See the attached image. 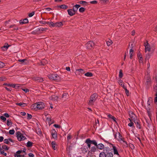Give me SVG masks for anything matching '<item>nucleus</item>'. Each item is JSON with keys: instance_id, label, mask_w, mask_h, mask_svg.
I'll use <instances>...</instances> for the list:
<instances>
[{"instance_id": "obj_23", "label": "nucleus", "mask_w": 157, "mask_h": 157, "mask_svg": "<svg viewBox=\"0 0 157 157\" xmlns=\"http://www.w3.org/2000/svg\"><path fill=\"white\" fill-rule=\"evenodd\" d=\"M136 124L137 128H139V129H141V126L139 122L137 121H136V120H135L133 121Z\"/></svg>"}, {"instance_id": "obj_62", "label": "nucleus", "mask_w": 157, "mask_h": 157, "mask_svg": "<svg viewBox=\"0 0 157 157\" xmlns=\"http://www.w3.org/2000/svg\"><path fill=\"white\" fill-rule=\"evenodd\" d=\"M22 90L25 92V93H27L29 91V90L27 89H22Z\"/></svg>"}, {"instance_id": "obj_48", "label": "nucleus", "mask_w": 157, "mask_h": 157, "mask_svg": "<svg viewBox=\"0 0 157 157\" xmlns=\"http://www.w3.org/2000/svg\"><path fill=\"white\" fill-rule=\"evenodd\" d=\"M0 117V119L4 121H6V118L3 116H1Z\"/></svg>"}, {"instance_id": "obj_17", "label": "nucleus", "mask_w": 157, "mask_h": 157, "mask_svg": "<svg viewBox=\"0 0 157 157\" xmlns=\"http://www.w3.org/2000/svg\"><path fill=\"white\" fill-rule=\"evenodd\" d=\"M28 20L27 18H25L23 20H20L19 21V23L21 25L27 23L28 22Z\"/></svg>"}, {"instance_id": "obj_27", "label": "nucleus", "mask_w": 157, "mask_h": 157, "mask_svg": "<svg viewBox=\"0 0 157 157\" xmlns=\"http://www.w3.org/2000/svg\"><path fill=\"white\" fill-rule=\"evenodd\" d=\"M57 7L63 9H66L68 8V6L65 5H62L60 6H57Z\"/></svg>"}, {"instance_id": "obj_29", "label": "nucleus", "mask_w": 157, "mask_h": 157, "mask_svg": "<svg viewBox=\"0 0 157 157\" xmlns=\"http://www.w3.org/2000/svg\"><path fill=\"white\" fill-rule=\"evenodd\" d=\"M33 142L29 141L26 144V146L28 147H30L33 146Z\"/></svg>"}, {"instance_id": "obj_21", "label": "nucleus", "mask_w": 157, "mask_h": 157, "mask_svg": "<svg viewBox=\"0 0 157 157\" xmlns=\"http://www.w3.org/2000/svg\"><path fill=\"white\" fill-rule=\"evenodd\" d=\"M18 61L21 63L22 64H26L28 63V61L27 59H18Z\"/></svg>"}, {"instance_id": "obj_32", "label": "nucleus", "mask_w": 157, "mask_h": 157, "mask_svg": "<svg viewBox=\"0 0 157 157\" xmlns=\"http://www.w3.org/2000/svg\"><path fill=\"white\" fill-rule=\"evenodd\" d=\"M2 148L3 151H6L8 150L9 148H8L7 146L6 145H3L2 146Z\"/></svg>"}, {"instance_id": "obj_42", "label": "nucleus", "mask_w": 157, "mask_h": 157, "mask_svg": "<svg viewBox=\"0 0 157 157\" xmlns=\"http://www.w3.org/2000/svg\"><path fill=\"white\" fill-rule=\"evenodd\" d=\"M15 132V131L14 129L10 130L9 131V133L10 134L13 135Z\"/></svg>"}, {"instance_id": "obj_6", "label": "nucleus", "mask_w": 157, "mask_h": 157, "mask_svg": "<svg viewBox=\"0 0 157 157\" xmlns=\"http://www.w3.org/2000/svg\"><path fill=\"white\" fill-rule=\"evenodd\" d=\"M129 114L130 118H129L130 121H134L136 120V115L132 111L129 112Z\"/></svg>"}, {"instance_id": "obj_36", "label": "nucleus", "mask_w": 157, "mask_h": 157, "mask_svg": "<svg viewBox=\"0 0 157 157\" xmlns=\"http://www.w3.org/2000/svg\"><path fill=\"white\" fill-rule=\"evenodd\" d=\"M152 101V99L151 98H148V100L147 102V104L148 105H150V103Z\"/></svg>"}, {"instance_id": "obj_58", "label": "nucleus", "mask_w": 157, "mask_h": 157, "mask_svg": "<svg viewBox=\"0 0 157 157\" xmlns=\"http://www.w3.org/2000/svg\"><path fill=\"white\" fill-rule=\"evenodd\" d=\"M71 138V136L70 134H69L67 136V139L68 140H70Z\"/></svg>"}, {"instance_id": "obj_14", "label": "nucleus", "mask_w": 157, "mask_h": 157, "mask_svg": "<svg viewBox=\"0 0 157 157\" xmlns=\"http://www.w3.org/2000/svg\"><path fill=\"white\" fill-rule=\"evenodd\" d=\"M33 79L34 80L39 82H42L43 81V79L42 78L39 77H34Z\"/></svg>"}, {"instance_id": "obj_3", "label": "nucleus", "mask_w": 157, "mask_h": 157, "mask_svg": "<svg viewBox=\"0 0 157 157\" xmlns=\"http://www.w3.org/2000/svg\"><path fill=\"white\" fill-rule=\"evenodd\" d=\"M98 98V95L95 93L93 94L90 97V100L88 102V104L90 105H93Z\"/></svg>"}, {"instance_id": "obj_63", "label": "nucleus", "mask_w": 157, "mask_h": 157, "mask_svg": "<svg viewBox=\"0 0 157 157\" xmlns=\"http://www.w3.org/2000/svg\"><path fill=\"white\" fill-rule=\"evenodd\" d=\"M7 86H10L13 87L15 88V86H14V85H15L14 84H8L7 85Z\"/></svg>"}, {"instance_id": "obj_55", "label": "nucleus", "mask_w": 157, "mask_h": 157, "mask_svg": "<svg viewBox=\"0 0 157 157\" xmlns=\"http://www.w3.org/2000/svg\"><path fill=\"white\" fill-rule=\"evenodd\" d=\"M34 14V12H33L30 13H29V16L30 17H32Z\"/></svg>"}, {"instance_id": "obj_35", "label": "nucleus", "mask_w": 157, "mask_h": 157, "mask_svg": "<svg viewBox=\"0 0 157 157\" xmlns=\"http://www.w3.org/2000/svg\"><path fill=\"white\" fill-rule=\"evenodd\" d=\"M109 148L108 147H104V149H103V152H105V153H108L107 152L109 151Z\"/></svg>"}, {"instance_id": "obj_56", "label": "nucleus", "mask_w": 157, "mask_h": 157, "mask_svg": "<svg viewBox=\"0 0 157 157\" xmlns=\"http://www.w3.org/2000/svg\"><path fill=\"white\" fill-rule=\"evenodd\" d=\"M27 119L29 120L32 117L31 115L27 113Z\"/></svg>"}, {"instance_id": "obj_49", "label": "nucleus", "mask_w": 157, "mask_h": 157, "mask_svg": "<svg viewBox=\"0 0 157 157\" xmlns=\"http://www.w3.org/2000/svg\"><path fill=\"white\" fill-rule=\"evenodd\" d=\"M40 24H48L49 23V22H47L44 21H40Z\"/></svg>"}, {"instance_id": "obj_15", "label": "nucleus", "mask_w": 157, "mask_h": 157, "mask_svg": "<svg viewBox=\"0 0 157 157\" xmlns=\"http://www.w3.org/2000/svg\"><path fill=\"white\" fill-rule=\"evenodd\" d=\"M82 151L84 153H86L88 151V147L86 146H82L81 148Z\"/></svg>"}, {"instance_id": "obj_30", "label": "nucleus", "mask_w": 157, "mask_h": 157, "mask_svg": "<svg viewBox=\"0 0 157 157\" xmlns=\"http://www.w3.org/2000/svg\"><path fill=\"white\" fill-rule=\"evenodd\" d=\"M36 133L39 135H41L42 134L41 129L39 128L36 130Z\"/></svg>"}, {"instance_id": "obj_20", "label": "nucleus", "mask_w": 157, "mask_h": 157, "mask_svg": "<svg viewBox=\"0 0 157 157\" xmlns=\"http://www.w3.org/2000/svg\"><path fill=\"white\" fill-rule=\"evenodd\" d=\"M48 63V60L45 59H43L40 61V63H41L40 65H44Z\"/></svg>"}, {"instance_id": "obj_39", "label": "nucleus", "mask_w": 157, "mask_h": 157, "mask_svg": "<svg viewBox=\"0 0 157 157\" xmlns=\"http://www.w3.org/2000/svg\"><path fill=\"white\" fill-rule=\"evenodd\" d=\"M118 82L119 84L121 86H122V85L124 84L122 80L121 79L118 80Z\"/></svg>"}, {"instance_id": "obj_44", "label": "nucleus", "mask_w": 157, "mask_h": 157, "mask_svg": "<svg viewBox=\"0 0 157 157\" xmlns=\"http://www.w3.org/2000/svg\"><path fill=\"white\" fill-rule=\"evenodd\" d=\"M106 44L108 46H109L113 44V42L111 40H110V41H107L106 42Z\"/></svg>"}, {"instance_id": "obj_2", "label": "nucleus", "mask_w": 157, "mask_h": 157, "mask_svg": "<svg viewBox=\"0 0 157 157\" xmlns=\"http://www.w3.org/2000/svg\"><path fill=\"white\" fill-rule=\"evenodd\" d=\"M45 106L44 103L42 102H39L33 104L31 106L32 108L36 110L42 109Z\"/></svg>"}, {"instance_id": "obj_53", "label": "nucleus", "mask_w": 157, "mask_h": 157, "mask_svg": "<svg viewBox=\"0 0 157 157\" xmlns=\"http://www.w3.org/2000/svg\"><path fill=\"white\" fill-rule=\"evenodd\" d=\"M132 121H130V123H129L128 125L129 126V127H132L133 126V125H134V123H133Z\"/></svg>"}, {"instance_id": "obj_4", "label": "nucleus", "mask_w": 157, "mask_h": 157, "mask_svg": "<svg viewBox=\"0 0 157 157\" xmlns=\"http://www.w3.org/2000/svg\"><path fill=\"white\" fill-rule=\"evenodd\" d=\"M16 135L17 140L19 141L23 140L26 139V137L20 132H17Z\"/></svg>"}, {"instance_id": "obj_12", "label": "nucleus", "mask_w": 157, "mask_h": 157, "mask_svg": "<svg viewBox=\"0 0 157 157\" xmlns=\"http://www.w3.org/2000/svg\"><path fill=\"white\" fill-rule=\"evenodd\" d=\"M68 14L70 16H72L75 14V12L72 9H69L67 10Z\"/></svg>"}, {"instance_id": "obj_22", "label": "nucleus", "mask_w": 157, "mask_h": 157, "mask_svg": "<svg viewBox=\"0 0 157 157\" xmlns=\"http://www.w3.org/2000/svg\"><path fill=\"white\" fill-rule=\"evenodd\" d=\"M85 143L87 144L88 148H90L91 144L90 141H89V140L87 139L85 140Z\"/></svg>"}, {"instance_id": "obj_52", "label": "nucleus", "mask_w": 157, "mask_h": 157, "mask_svg": "<svg viewBox=\"0 0 157 157\" xmlns=\"http://www.w3.org/2000/svg\"><path fill=\"white\" fill-rule=\"evenodd\" d=\"M5 65L4 63L2 62H0V68H2Z\"/></svg>"}, {"instance_id": "obj_11", "label": "nucleus", "mask_w": 157, "mask_h": 157, "mask_svg": "<svg viewBox=\"0 0 157 157\" xmlns=\"http://www.w3.org/2000/svg\"><path fill=\"white\" fill-rule=\"evenodd\" d=\"M51 134L53 138L56 139L57 138V133L54 129L52 130Z\"/></svg>"}, {"instance_id": "obj_34", "label": "nucleus", "mask_w": 157, "mask_h": 157, "mask_svg": "<svg viewBox=\"0 0 157 157\" xmlns=\"http://www.w3.org/2000/svg\"><path fill=\"white\" fill-rule=\"evenodd\" d=\"M106 154L105 152H101L100 153L99 157H106Z\"/></svg>"}, {"instance_id": "obj_31", "label": "nucleus", "mask_w": 157, "mask_h": 157, "mask_svg": "<svg viewBox=\"0 0 157 157\" xmlns=\"http://www.w3.org/2000/svg\"><path fill=\"white\" fill-rule=\"evenodd\" d=\"M106 156V157H113V155L112 153L110 152L107 153Z\"/></svg>"}, {"instance_id": "obj_19", "label": "nucleus", "mask_w": 157, "mask_h": 157, "mask_svg": "<svg viewBox=\"0 0 157 157\" xmlns=\"http://www.w3.org/2000/svg\"><path fill=\"white\" fill-rule=\"evenodd\" d=\"M4 143L8 144H10V142H12L13 143V140L11 139H5L4 140Z\"/></svg>"}, {"instance_id": "obj_40", "label": "nucleus", "mask_w": 157, "mask_h": 157, "mask_svg": "<svg viewBox=\"0 0 157 157\" xmlns=\"http://www.w3.org/2000/svg\"><path fill=\"white\" fill-rule=\"evenodd\" d=\"M16 104L21 106L24 107L26 104L25 103H17Z\"/></svg>"}, {"instance_id": "obj_60", "label": "nucleus", "mask_w": 157, "mask_h": 157, "mask_svg": "<svg viewBox=\"0 0 157 157\" xmlns=\"http://www.w3.org/2000/svg\"><path fill=\"white\" fill-rule=\"evenodd\" d=\"M3 115L6 117H9V115L8 113H5Z\"/></svg>"}, {"instance_id": "obj_24", "label": "nucleus", "mask_w": 157, "mask_h": 157, "mask_svg": "<svg viewBox=\"0 0 157 157\" xmlns=\"http://www.w3.org/2000/svg\"><path fill=\"white\" fill-rule=\"evenodd\" d=\"M80 6V5H76L73 6V10L76 12L77 11L78 8Z\"/></svg>"}, {"instance_id": "obj_59", "label": "nucleus", "mask_w": 157, "mask_h": 157, "mask_svg": "<svg viewBox=\"0 0 157 157\" xmlns=\"http://www.w3.org/2000/svg\"><path fill=\"white\" fill-rule=\"evenodd\" d=\"M53 126L54 127H56V128H60V126L58 124H54L53 125Z\"/></svg>"}, {"instance_id": "obj_38", "label": "nucleus", "mask_w": 157, "mask_h": 157, "mask_svg": "<svg viewBox=\"0 0 157 157\" xmlns=\"http://www.w3.org/2000/svg\"><path fill=\"white\" fill-rule=\"evenodd\" d=\"M123 76V74L122 70H121L119 72V77L120 78H122Z\"/></svg>"}, {"instance_id": "obj_64", "label": "nucleus", "mask_w": 157, "mask_h": 157, "mask_svg": "<svg viewBox=\"0 0 157 157\" xmlns=\"http://www.w3.org/2000/svg\"><path fill=\"white\" fill-rule=\"evenodd\" d=\"M22 151L21 150H18L16 152V154L19 155L20 154H21L22 152Z\"/></svg>"}, {"instance_id": "obj_26", "label": "nucleus", "mask_w": 157, "mask_h": 157, "mask_svg": "<svg viewBox=\"0 0 157 157\" xmlns=\"http://www.w3.org/2000/svg\"><path fill=\"white\" fill-rule=\"evenodd\" d=\"M89 141H90V142L91 144H93L95 145L96 146H97V143L96 141L95 140H91L90 139H88Z\"/></svg>"}, {"instance_id": "obj_51", "label": "nucleus", "mask_w": 157, "mask_h": 157, "mask_svg": "<svg viewBox=\"0 0 157 157\" xmlns=\"http://www.w3.org/2000/svg\"><path fill=\"white\" fill-rule=\"evenodd\" d=\"M12 123L10 121H9L8 120L7 121V125L8 126H9L11 124H12Z\"/></svg>"}, {"instance_id": "obj_25", "label": "nucleus", "mask_w": 157, "mask_h": 157, "mask_svg": "<svg viewBox=\"0 0 157 157\" xmlns=\"http://www.w3.org/2000/svg\"><path fill=\"white\" fill-rule=\"evenodd\" d=\"M76 71L78 72L79 75H80V74H83L85 72L84 70L82 69H77L76 70Z\"/></svg>"}, {"instance_id": "obj_33", "label": "nucleus", "mask_w": 157, "mask_h": 157, "mask_svg": "<svg viewBox=\"0 0 157 157\" xmlns=\"http://www.w3.org/2000/svg\"><path fill=\"white\" fill-rule=\"evenodd\" d=\"M52 147L53 150H56V142L55 141H52Z\"/></svg>"}, {"instance_id": "obj_10", "label": "nucleus", "mask_w": 157, "mask_h": 157, "mask_svg": "<svg viewBox=\"0 0 157 157\" xmlns=\"http://www.w3.org/2000/svg\"><path fill=\"white\" fill-rule=\"evenodd\" d=\"M144 46L145 48V52H149L150 51L151 48L150 45L147 42L144 43Z\"/></svg>"}, {"instance_id": "obj_45", "label": "nucleus", "mask_w": 157, "mask_h": 157, "mask_svg": "<svg viewBox=\"0 0 157 157\" xmlns=\"http://www.w3.org/2000/svg\"><path fill=\"white\" fill-rule=\"evenodd\" d=\"M58 98V97L54 95L52 97V99L54 101L57 100Z\"/></svg>"}, {"instance_id": "obj_8", "label": "nucleus", "mask_w": 157, "mask_h": 157, "mask_svg": "<svg viewBox=\"0 0 157 157\" xmlns=\"http://www.w3.org/2000/svg\"><path fill=\"white\" fill-rule=\"evenodd\" d=\"M97 147L95 146L92 147L91 149L88 152V155L89 156H91L96 151Z\"/></svg>"}, {"instance_id": "obj_13", "label": "nucleus", "mask_w": 157, "mask_h": 157, "mask_svg": "<svg viewBox=\"0 0 157 157\" xmlns=\"http://www.w3.org/2000/svg\"><path fill=\"white\" fill-rule=\"evenodd\" d=\"M68 94L67 93H65L63 94L62 96V98L63 100L66 101L68 99Z\"/></svg>"}, {"instance_id": "obj_18", "label": "nucleus", "mask_w": 157, "mask_h": 157, "mask_svg": "<svg viewBox=\"0 0 157 157\" xmlns=\"http://www.w3.org/2000/svg\"><path fill=\"white\" fill-rule=\"evenodd\" d=\"M97 148L100 150H103L104 149V145L100 143L98 144L97 145Z\"/></svg>"}, {"instance_id": "obj_5", "label": "nucleus", "mask_w": 157, "mask_h": 157, "mask_svg": "<svg viewBox=\"0 0 157 157\" xmlns=\"http://www.w3.org/2000/svg\"><path fill=\"white\" fill-rule=\"evenodd\" d=\"M48 76L50 80H57L59 78V75L56 74H49Z\"/></svg>"}, {"instance_id": "obj_47", "label": "nucleus", "mask_w": 157, "mask_h": 157, "mask_svg": "<svg viewBox=\"0 0 157 157\" xmlns=\"http://www.w3.org/2000/svg\"><path fill=\"white\" fill-rule=\"evenodd\" d=\"M50 26H52L53 27H55L54 25H55V23H53L52 22H49V23L48 24Z\"/></svg>"}, {"instance_id": "obj_61", "label": "nucleus", "mask_w": 157, "mask_h": 157, "mask_svg": "<svg viewBox=\"0 0 157 157\" xmlns=\"http://www.w3.org/2000/svg\"><path fill=\"white\" fill-rule=\"evenodd\" d=\"M28 155L30 157H34V155L32 153H29L28 154Z\"/></svg>"}, {"instance_id": "obj_54", "label": "nucleus", "mask_w": 157, "mask_h": 157, "mask_svg": "<svg viewBox=\"0 0 157 157\" xmlns=\"http://www.w3.org/2000/svg\"><path fill=\"white\" fill-rule=\"evenodd\" d=\"M6 78H5L4 77H0V81H5L6 79Z\"/></svg>"}, {"instance_id": "obj_37", "label": "nucleus", "mask_w": 157, "mask_h": 157, "mask_svg": "<svg viewBox=\"0 0 157 157\" xmlns=\"http://www.w3.org/2000/svg\"><path fill=\"white\" fill-rule=\"evenodd\" d=\"M108 117L109 118L112 119L114 121H115L116 118L111 115L109 114L108 115Z\"/></svg>"}, {"instance_id": "obj_43", "label": "nucleus", "mask_w": 157, "mask_h": 157, "mask_svg": "<svg viewBox=\"0 0 157 157\" xmlns=\"http://www.w3.org/2000/svg\"><path fill=\"white\" fill-rule=\"evenodd\" d=\"M129 145L130 148H131L132 149H133L134 148V146L133 144L132 143H129Z\"/></svg>"}, {"instance_id": "obj_50", "label": "nucleus", "mask_w": 157, "mask_h": 157, "mask_svg": "<svg viewBox=\"0 0 157 157\" xmlns=\"http://www.w3.org/2000/svg\"><path fill=\"white\" fill-rule=\"evenodd\" d=\"M125 93L127 96H129L130 95V93L129 91L126 89L125 90Z\"/></svg>"}, {"instance_id": "obj_46", "label": "nucleus", "mask_w": 157, "mask_h": 157, "mask_svg": "<svg viewBox=\"0 0 157 157\" xmlns=\"http://www.w3.org/2000/svg\"><path fill=\"white\" fill-rule=\"evenodd\" d=\"M121 141L123 142L124 143V145L125 147H128V144L127 142L124 140V139Z\"/></svg>"}, {"instance_id": "obj_16", "label": "nucleus", "mask_w": 157, "mask_h": 157, "mask_svg": "<svg viewBox=\"0 0 157 157\" xmlns=\"http://www.w3.org/2000/svg\"><path fill=\"white\" fill-rule=\"evenodd\" d=\"M55 27H59L63 25V24L61 22H59L55 23Z\"/></svg>"}, {"instance_id": "obj_7", "label": "nucleus", "mask_w": 157, "mask_h": 157, "mask_svg": "<svg viewBox=\"0 0 157 157\" xmlns=\"http://www.w3.org/2000/svg\"><path fill=\"white\" fill-rule=\"evenodd\" d=\"M115 138L117 139L119 142L121 143V141L124 139L122 138L120 133L117 132L114 136Z\"/></svg>"}, {"instance_id": "obj_9", "label": "nucleus", "mask_w": 157, "mask_h": 157, "mask_svg": "<svg viewBox=\"0 0 157 157\" xmlns=\"http://www.w3.org/2000/svg\"><path fill=\"white\" fill-rule=\"evenodd\" d=\"M94 43L92 41H89L86 44V48L88 49H91L94 46Z\"/></svg>"}, {"instance_id": "obj_41", "label": "nucleus", "mask_w": 157, "mask_h": 157, "mask_svg": "<svg viewBox=\"0 0 157 157\" xmlns=\"http://www.w3.org/2000/svg\"><path fill=\"white\" fill-rule=\"evenodd\" d=\"M85 11V9L84 8L81 7H80L79 9V11L81 13H82Z\"/></svg>"}, {"instance_id": "obj_1", "label": "nucleus", "mask_w": 157, "mask_h": 157, "mask_svg": "<svg viewBox=\"0 0 157 157\" xmlns=\"http://www.w3.org/2000/svg\"><path fill=\"white\" fill-rule=\"evenodd\" d=\"M102 140L105 142L108 145H109L110 147H112L111 150V151H113V152L114 155H116L118 156L120 155L118 153V149L114 144L110 143L108 141L105 140L104 139H102Z\"/></svg>"}, {"instance_id": "obj_28", "label": "nucleus", "mask_w": 157, "mask_h": 157, "mask_svg": "<svg viewBox=\"0 0 157 157\" xmlns=\"http://www.w3.org/2000/svg\"><path fill=\"white\" fill-rule=\"evenodd\" d=\"M85 76L88 77H91L93 75V74L91 72H87L84 74Z\"/></svg>"}, {"instance_id": "obj_57", "label": "nucleus", "mask_w": 157, "mask_h": 157, "mask_svg": "<svg viewBox=\"0 0 157 157\" xmlns=\"http://www.w3.org/2000/svg\"><path fill=\"white\" fill-rule=\"evenodd\" d=\"M97 1H93L90 2V3L92 4H96L97 3Z\"/></svg>"}]
</instances>
